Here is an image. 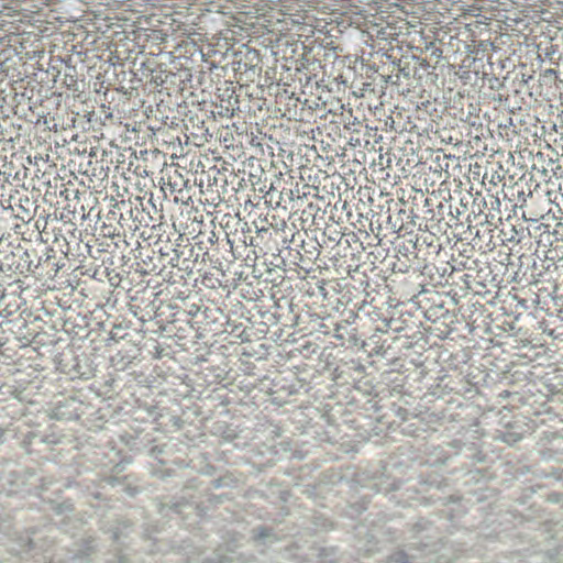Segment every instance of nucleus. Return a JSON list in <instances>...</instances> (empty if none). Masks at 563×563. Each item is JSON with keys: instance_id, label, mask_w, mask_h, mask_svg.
Segmentation results:
<instances>
[{"instance_id": "f257e3e1", "label": "nucleus", "mask_w": 563, "mask_h": 563, "mask_svg": "<svg viewBox=\"0 0 563 563\" xmlns=\"http://www.w3.org/2000/svg\"><path fill=\"white\" fill-rule=\"evenodd\" d=\"M217 113L223 118H231L239 109V99L233 89L227 88L223 93L217 96L214 102Z\"/></svg>"}, {"instance_id": "f03ea898", "label": "nucleus", "mask_w": 563, "mask_h": 563, "mask_svg": "<svg viewBox=\"0 0 563 563\" xmlns=\"http://www.w3.org/2000/svg\"><path fill=\"white\" fill-rule=\"evenodd\" d=\"M107 147L102 148L103 156L108 157V162L117 167L121 166L126 162L124 153L120 152L118 143H106Z\"/></svg>"}, {"instance_id": "7ed1b4c3", "label": "nucleus", "mask_w": 563, "mask_h": 563, "mask_svg": "<svg viewBox=\"0 0 563 563\" xmlns=\"http://www.w3.org/2000/svg\"><path fill=\"white\" fill-rule=\"evenodd\" d=\"M320 151H322V153H324L325 161L334 162V158H336L339 156H343L344 148L331 150L330 143H320Z\"/></svg>"}, {"instance_id": "20e7f679", "label": "nucleus", "mask_w": 563, "mask_h": 563, "mask_svg": "<svg viewBox=\"0 0 563 563\" xmlns=\"http://www.w3.org/2000/svg\"><path fill=\"white\" fill-rule=\"evenodd\" d=\"M562 150H563V145H562Z\"/></svg>"}]
</instances>
